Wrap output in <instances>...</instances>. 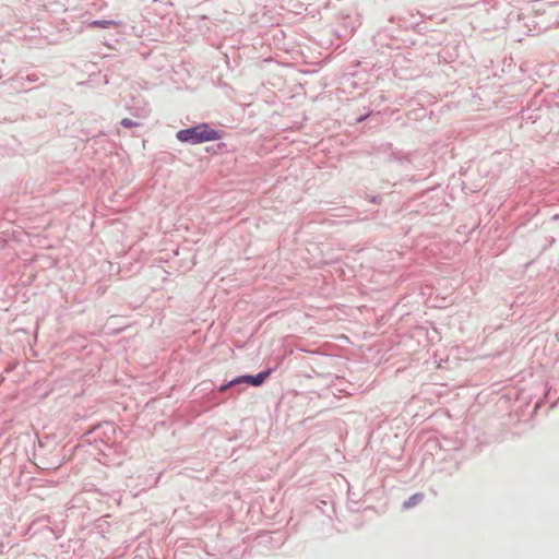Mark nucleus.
I'll use <instances>...</instances> for the list:
<instances>
[{
  "instance_id": "nucleus-1",
  "label": "nucleus",
  "mask_w": 559,
  "mask_h": 559,
  "mask_svg": "<svg viewBox=\"0 0 559 559\" xmlns=\"http://www.w3.org/2000/svg\"><path fill=\"white\" fill-rule=\"evenodd\" d=\"M219 133L213 129H210L207 124H199L193 128H188L178 131L177 139L181 142H191L199 144L203 142L218 140Z\"/></svg>"
},
{
  "instance_id": "nucleus-2",
  "label": "nucleus",
  "mask_w": 559,
  "mask_h": 559,
  "mask_svg": "<svg viewBox=\"0 0 559 559\" xmlns=\"http://www.w3.org/2000/svg\"><path fill=\"white\" fill-rule=\"evenodd\" d=\"M270 372H271L270 370H266V371L258 373L257 376H241V377L233 380L231 382H229V384L223 385L221 388V391H225L228 386L234 385L236 383H240V382L249 383L253 386H259L265 381V379L269 377Z\"/></svg>"
},
{
  "instance_id": "nucleus-5",
  "label": "nucleus",
  "mask_w": 559,
  "mask_h": 559,
  "mask_svg": "<svg viewBox=\"0 0 559 559\" xmlns=\"http://www.w3.org/2000/svg\"><path fill=\"white\" fill-rule=\"evenodd\" d=\"M121 124L126 128H132V127L136 126V123L134 121H132L131 119H128V118L122 119Z\"/></svg>"
},
{
  "instance_id": "nucleus-4",
  "label": "nucleus",
  "mask_w": 559,
  "mask_h": 559,
  "mask_svg": "<svg viewBox=\"0 0 559 559\" xmlns=\"http://www.w3.org/2000/svg\"><path fill=\"white\" fill-rule=\"evenodd\" d=\"M94 24L99 27H103V28L109 27L110 25H116V23L114 21H98V22H95Z\"/></svg>"
},
{
  "instance_id": "nucleus-3",
  "label": "nucleus",
  "mask_w": 559,
  "mask_h": 559,
  "mask_svg": "<svg viewBox=\"0 0 559 559\" xmlns=\"http://www.w3.org/2000/svg\"><path fill=\"white\" fill-rule=\"evenodd\" d=\"M421 495L420 493H415L414 496H412L406 502H405V507L406 508H409V507H414L420 499H421Z\"/></svg>"
}]
</instances>
